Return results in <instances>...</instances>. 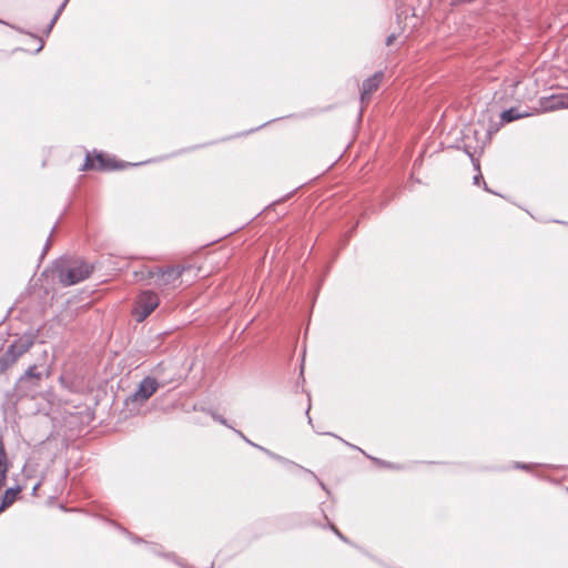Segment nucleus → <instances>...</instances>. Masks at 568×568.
Here are the masks:
<instances>
[{
  "label": "nucleus",
  "mask_w": 568,
  "mask_h": 568,
  "mask_svg": "<svg viewBox=\"0 0 568 568\" xmlns=\"http://www.w3.org/2000/svg\"><path fill=\"white\" fill-rule=\"evenodd\" d=\"M382 79V72H376L372 77L364 80L362 85V92H361V99L364 101L365 99H368L369 95L377 90L379 82Z\"/></svg>",
  "instance_id": "obj_8"
},
{
  "label": "nucleus",
  "mask_w": 568,
  "mask_h": 568,
  "mask_svg": "<svg viewBox=\"0 0 568 568\" xmlns=\"http://www.w3.org/2000/svg\"><path fill=\"white\" fill-rule=\"evenodd\" d=\"M335 535L343 541L348 542L347 538L339 530H336Z\"/></svg>",
  "instance_id": "obj_19"
},
{
  "label": "nucleus",
  "mask_w": 568,
  "mask_h": 568,
  "mask_svg": "<svg viewBox=\"0 0 568 568\" xmlns=\"http://www.w3.org/2000/svg\"><path fill=\"white\" fill-rule=\"evenodd\" d=\"M468 155L470 156L471 162L475 164V159H474V156H473L470 153H468Z\"/></svg>",
  "instance_id": "obj_26"
},
{
  "label": "nucleus",
  "mask_w": 568,
  "mask_h": 568,
  "mask_svg": "<svg viewBox=\"0 0 568 568\" xmlns=\"http://www.w3.org/2000/svg\"><path fill=\"white\" fill-rule=\"evenodd\" d=\"M160 384L156 378L145 376L138 385L134 393L124 400V408L130 414L139 412L141 406L158 390Z\"/></svg>",
  "instance_id": "obj_2"
},
{
  "label": "nucleus",
  "mask_w": 568,
  "mask_h": 568,
  "mask_svg": "<svg viewBox=\"0 0 568 568\" xmlns=\"http://www.w3.org/2000/svg\"><path fill=\"white\" fill-rule=\"evenodd\" d=\"M19 491H20L19 487L8 488L4 491L1 504H0V514L14 501L16 496Z\"/></svg>",
  "instance_id": "obj_11"
},
{
  "label": "nucleus",
  "mask_w": 568,
  "mask_h": 568,
  "mask_svg": "<svg viewBox=\"0 0 568 568\" xmlns=\"http://www.w3.org/2000/svg\"><path fill=\"white\" fill-rule=\"evenodd\" d=\"M43 378V373L39 371L38 365H30L26 372L19 377L18 384H22L28 379H32L33 386H38L39 382Z\"/></svg>",
  "instance_id": "obj_9"
},
{
  "label": "nucleus",
  "mask_w": 568,
  "mask_h": 568,
  "mask_svg": "<svg viewBox=\"0 0 568 568\" xmlns=\"http://www.w3.org/2000/svg\"><path fill=\"white\" fill-rule=\"evenodd\" d=\"M54 270L59 282L63 286H71L87 280L93 266L80 258H60L55 262Z\"/></svg>",
  "instance_id": "obj_1"
},
{
  "label": "nucleus",
  "mask_w": 568,
  "mask_h": 568,
  "mask_svg": "<svg viewBox=\"0 0 568 568\" xmlns=\"http://www.w3.org/2000/svg\"><path fill=\"white\" fill-rule=\"evenodd\" d=\"M320 485H321L322 489L326 490V486H325V484H323L322 481H320Z\"/></svg>",
  "instance_id": "obj_25"
},
{
  "label": "nucleus",
  "mask_w": 568,
  "mask_h": 568,
  "mask_svg": "<svg viewBox=\"0 0 568 568\" xmlns=\"http://www.w3.org/2000/svg\"><path fill=\"white\" fill-rule=\"evenodd\" d=\"M258 449H260V450H262V452H264L266 455H268L270 457H272V458H274V459H276V460H284V458H283V457H281V456H278V455H276V454H274V453L270 452L268 449H266V448H264V447H262V446H258Z\"/></svg>",
  "instance_id": "obj_15"
},
{
  "label": "nucleus",
  "mask_w": 568,
  "mask_h": 568,
  "mask_svg": "<svg viewBox=\"0 0 568 568\" xmlns=\"http://www.w3.org/2000/svg\"><path fill=\"white\" fill-rule=\"evenodd\" d=\"M481 179H483V176H481V174H480V173H479V174H476V175L474 176V183H475V184H479V181H480Z\"/></svg>",
  "instance_id": "obj_21"
},
{
  "label": "nucleus",
  "mask_w": 568,
  "mask_h": 568,
  "mask_svg": "<svg viewBox=\"0 0 568 568\" xmlns=\"http://www.w3.org/2000/svg\"><path fill=\"white\" fill-rule=\"evenodd\" d=\"M395 40V34H389L386 39V45H390L393 41Z\"/></svg>",
  "instance_id": "obj_18"
},
{
  "label": "nucleus",
  "mask_w": 568,
  "mask_h": 568,
  "mask_svg": "<svg viewBox=\"0 0 568 568\" xmlns=\"http://www.w3.org/2000/svg\"><path fill=\"white\" fill-rule=\"evenodd\" d=\"M36 334L28 332L14 338L3 352L9 362L14 365L34 345Z\"/></svg>",
  "instance_id": "obj_3"
},
{
  "label": "nucleus",
  "mask_w": 568,
  "mask_h": 568,
  "mask_svg": "<svg viewBox=\"0 0 568 568\" xmlns=\"http://www.w3.org/2000/svg\"><path fill=\"white\" fill-rule=\"evenodd\" d=\"M310 409H311V404H308V406H307L306 415H308Z\"/></svg>",
  "instance_id": "obj_27"
},
{
  "label": "nucleus",
  "mask_w": 568,
  "mask_h": 568,
  "mask_svg": "<svg viewBox=\"0 0 568 568\" xmlns=\"http://www.w3.org/2000/svg\"><path fill=\"white\" fill-rule=\"evenodd\" d=\"M50 241H51V235L49 236V239L47 240L45 244H44V247H43V253H45L49 247H50Z\"/></svg>",
  "instance_id": "obj_20"
},
{
  "label": "nucleus",
  "mask_w": 568,
  "mask_h": 568,
  "mask_svg": "<svg viewBox=\"0 0 568 568\" xmlns=\"http://www.w3.org/2000/svg\"><path fill=\"white\" fill-rule=\"evenodd\" d=\"M539 108L542 112L568 109V93L542 97L539 99Z\"/></svg>",
  "instance_id": "obj_7"
},
{
  "label": "nucleus",
  "mask_w": 568,
  "mask_h": 568,
  "mask_svg": "<svg viewBox=\"0 0 568 568\" xmlns=\"http://www.w3.org/2000/svg\"><path fill=\"white\" fill-rule=\"evenodd\" d=\"M528 115H529V113L520 112V110L518 108H510V109L503 111V113L500 114V119L503 122L508 123V122H513L515 120L523 119Z\"/></svg>",
  "instance_id": "obj_10"
},
{
  "label": "nucleus",
  "mask_w": 568,
  "mask_h": 568,
  "mask_svg": "<svg viewBox=\"0 0 568 568\" xmlns=\"http://www.w3.org/2000/svg\"><path fill=\"white\" fill-rule=\"evenodd\" d=\"M68 2H69V0H63V2L60 4V7L58 8L55 14L53 16L52 20L50 21V23L48 26V32L51 31V29L53 28L54 23L57 22L59 16L63 11V9L65 8Z\"/></svg>",
  "instance_id": "obj_12"
},
{
  "label": "nucleus",
  "mask_w": 568,
  "mask_h": 568,
  "mask_svg": "<svg viewBox=\"0 0 568 568\" xmlns=\"http://www.w3.org/2000/svg\"><path fill=\"white\" fill-rule=\"evenodd\" d=\"M159 296L152 291L142 292L135 302L132 314L136 322H143L158 306Z\"/></svg>",
  "instance_id": "obj_4"
},
{
  "label": "nucleus",
  "mask_w": 568,
  "mask_h": 568,
  "mask_svg": "<svg viewBox=\"0 0 568 568\" xmlns=\"http://www.w3.org/2000/svg\"><path fill=\"white\" fill-rule=\"evenodd\" d=\"M189 268L185 265L154 267L149 271V277L154 278L158 286L173 285Z\"/></svg>",
  "instance_id": "obj_5"
},
{
  "label": "nucleus",
  "mask_w": 568,
  "mask_h": 568,
  "mask_svg": "<svg viewBox=\"0 0 568 568\" xmlns=\"http://www.w3.org/2000/svg\"><path fill=\"white\" fill-rule=\"evenodd\" d=\"M13 365L9 362L3 353H0V375L6 373Z\"/></svg>",
  "instance_id": "obj_13"
},
{
  "label": "nucleus",
  "mask_w": 568,
  "mask_h": 568,
  "mask_svg": "<svg viewBox=\"0 0 568 568\" xmlns=\"http://www.w3.org/2000/svg\"><path fill=\"white\" fill-rule=\"evenodd\" d=\"M42 48H43V42L41 41L40 45L36 50V53L40 52L42 50Z\"/></svg>",
  "instance_id": "obj_23"
},
{
  "label": "nucleus",
  "mask_w": 568,
  "mask_h": 568,
  "mask_svg": "<svg viewBox=\"0 0 568 568\" xmlns=\"http://www.w3.org/2000/svg\"><path fill=\"white\" fill-rule=\"evenodd\" d=\"M122 168V164H118L114 160L108 158L104 153L98 152L94 158H92L89 153L87 154L82 170L87 171L91 169H98L100 171H111Z\"/></svg>",
  "instance_id": "obj_6"
},
{
  "label": "nucleus",
  "mask_w": 568,
  "mask_h": 568,
  "mask_svg": "<svg viewBox=\"0 0 568 568\" xmlns=\"http://www.w3.org/2000/svg\"><path fill=\"white\" fill-rule=\"evenodd\" d=\"M234 432H235V433H236L241 438H243L247 444H250V445H252V446H254V447L258 448V445H256V444L252 443V442L250 440V438H247V437H246V436H245L241 430L234 429Z\"/></svg>",
  "instance_id": "obj_17"
},
{
  "label": "nucleus",
  "mask_w": 568,
  "mask_h": 568,
  "mask_svg": "<svg viewBox=\"0 0 568 568\" xmlns=\"http://www.w3.org/2000/svg\"><path fill=\"white\" fill-rule=\"evenodd\" d=\"M329 528L332 531H334V534H336V530H338L333 524H329Z\"/></svg>",
  "instance_id": "obj_24"
},
{
  "label": "nucleus",
  "mask_w": 568,
  "mask_h": 568,
  "mask_svg": "<svg viewBox=\"0 0 568 568\" xmlns=\"http://www.w3.org/2000/svg\"><path fill=\"white\" fill-rule=\"evenodd\" d=\"M258 449H260V450H262V452H264L266 455H268L270 457H272V458H274V459H276V460H284V458H283V457H281V456H278V455H276V454H274V453L270 452L268 449H266V448H264V447H262V446H258Z\"/></svg>",
  "instance_id": "obj_16"
},
{
  "label": "nucleus",
  "mask_w": 568,
  "mask_h": 568,
  "mask_svg": "<svg viewBox=\"0 0 568 568\" xmlns=\"http://www.w3.org/2000/svg\"><path fill=\"white\" fill-rule=\"evenodd\" d=\"M211 416L214 420L219 422L220 424L231 428L234 430V428L232 426L229 425L227 420L220 414L215 413V412H212L211 413Z\"/></svg>",
  "instance_id": "obj_14"
},
{
  "label": "nucleus",
  "mask_w": 568,
  "mask_h": 568,
  "mask_svg": "<svg viewBox=\"0 0 568 568\" xmlns=\"http://www.w3.org/2000/svg\"><path fill=\"white\" fill-rule=\"evenodd\" d=\"M528 466L526 464L516 463V468L526 469Z\"/></svg>",
  "instance_id": "obj_22"
}]
</instances>
